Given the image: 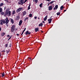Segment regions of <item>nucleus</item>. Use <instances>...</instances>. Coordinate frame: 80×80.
I'll return each mask as SVG.
<instances>
[{
  "instance_id": "obj_16",
  "label": "nucleus",
  "mask_w": 80,
  "mask_h": 80,
  "mask_svg": "<svg viewBox=\"0 0 80 80\" xmlns=\"http://www.w3.org/2000/svg\"><path fill=\"white\" fill-rule=\"evenodd\" d=\"M43 25V23H42V22H41L40 23L39 25L38 26L39 27H41Z\"/></svg>"
},
{
  "instance_id": "obj_37",
  "label": "nucleus",
  "mask_w": 80,
  "mask_h": 80,
  "mask_svg": "<svg viewBox=\"0 0 80 80\" xmlns=\"http://www.w3.org/2000/svg\"><path fill=\"white\" fill-rule=\"evenodd\" d=\"M9 47H12V44L11 43L9 45Z\"/></svg>"
},
{
  "instance_id": "obj_28",
  "label": "nucleus",
  "mask_w": 80,
  "mask_h": 80,
  "mask_svg": "<svg viewBox=\"0 0 80 80\" xmlns=\"http://www.w3.org/2000/svg\"><path fill=\"white\" fill-rule=\"evenodd\" d=\"M29 17H32V14H29Z\"/></svg>"
},
{
  "instance_id": "obj_35",
  "label": "nucleus",
  "mask_w": 80,
  "mask_h": 80,
  "mask_svg": "<svg viewBox=\"0 0 80 80\" xmlns=\"http://www.w3.org/2000/svg\"><path fill=\"white\" fill-rule=\"evenodd\" d=\"M30 6H31V3L30 2L28 7H30Z\"/></svg>"
},
{
  "instance_id": "obj_52",
  "label": "nucleus",
  "mask_w": 80,
  "mask_h": 80,
  "mask_svg": "<svg viewBox=\"0 0 80 80\" xmlns=\"http://www.w3.org/2000/svg\"><path fill=\"white\" fill-rule=\"evenodd\" d=\"M41 32L42 33H43V31H41Z\"/></svg>"
},
{
  "instance_id": "obj_47",
  "label": "nucleus",
  "mask_w": 80,
  "mask_h": 80,
  "mask_svg": "<svg viewBox=\"0 0 80 80\" xmlns=\"http://www.w3.org/2000/svg\"><path fill=\"white\" fill-rule=\"evenodd\" d=\"M23 32H22V33L21 34V35H22V36L23 35Z\"/></svg>"
},
{
  "instance_id": "obj_26",
  "label": "nucleus",
  "mask_w": 80,
  "mask_h": 80,
  "mask_svg": "<svg viewBox=\"0 0 80 80\" xmlns=\"http://www.w3.org/2000/svg\"><path fill=\"white\" fill-rule=\"evenodd\" d=\"M55 8H56V9L57 10L58 8V5H56L55 6Z\"/></svg>"
},
{
  "instance_id": "obj_55",
  "label": "nucleus",
  "mask_w": 80,
  "mask_h": 80,
  "mask_svg": "<svg viewBox=\"0 0 80 80\" xmlns=\"http://www.w3.org/2000/svg\"><path fill=\"white\" fill-rule=\"evenodd\" d=\"M5 8H6L5 7H4V10H5Z\"/></svg>"
},
{
  "instance_id": "obj_33",
  "label": "nucleus",
  "mask_w": 80,
  "mask_h": 80,
  "mask_svg": "<svg viewBox=\"0 0 80 80\" xmlns=\"http://www.w3.org/2000/svg\"><path fill=\"white\" fill-rule=\"evenodd\" d=\"M35 2L36 3H37L38 2V0H35Z\"/></svg>"
},
{
  "instance_id": "obj_40",
  "label": "nucleus",
  "mask_w": 80,
  "mask_h": 80,
  "mask_svg": "<svg viewBox=\"0 0 80 80\" xmlns=\"http://www.w3.org/2000/svg\"><path fill=\"white\" fill-rule=\"evenodd\" d=\"M0 25H3V22H1Z\"/></svg>"
},
{
  "instance_id": "obj_9",
  "label": "nucleus",
  "mask_w": 80,
  "mask_h": 80,
  "mask_svg": "<svg viewBox=\"0 0 80 80\" xmlns=\"http://www.w3.org/2000/svg\"><path fill=\"white\" fill-rule=\"evenodd\" d=\"M10 19L11 20L10 22H11L12 24L14 23V20H13V19L12 18H10Z\"/></svg>"
},
{
  "instance_id": "obj_11",
  "label": "nucleus",
  "mask_w": 80,
  "mask_h": 80,
  "mask_svg": "<svg viewBox=\"0 0 80 80\" xmlns=\"http://www.w3.org/2000/svg\"><path fill=\"white\" fill-rule=\"evenodd\" d=\"M26 14H27V12H26V11L23 12L22 14L23 16H25V15Z\"/></svg>"
},
{
  "instance_id": "obj_4",
  "label": "nucleus",
  "mask_w": 80,
  "mask_h": 80,
  "mask_svg": "<svg viewBox=\"0 0 80 80\" xmlns=\"http://www.w3.org/2000/svg\"><path fill=\"white\" fill-rule=\"evenodd\" d=\"M25 34V35H30L31 34V32H29L28 31H27L26 32Z\"/></svg>"
},
{
  "instance_id": "obj_23",
  "label": "nucleus",
  "mask_w": 80,
  "mask_h": 80,
  "mask_svg": "<svg viewBox=\"0 0 80 80\" xmlns=\"http://www.w3.org/2000/svg\"><path fill=\"white\" fill-rule=\"evenodd\" d=\"M42 5H43V3H42L41 4H40L39 7L41 8L42 7Z\"/></svg>"
},
{
  "instance_id": "obj_45",
  "label": "nucleus",
  "mask_w": 80,
  "mask_h": 80,
  "mask_svg": "<svg viewBox=\"0 0 80 80\" xmlns=\"http://www.w3.org/2000/svg\"><path fill=\"white\" fill-rule=\"evenodd\" d=\"M66 11H67L66 10H64L63 12H66Z\"/></svg>"
},
{
  "instance_id": "obj_61",
  "label": "nucleus",
  "mask_w": 80,
  "mask_h": 80,
  "mask_svg": "<svg viewBox=\"0 0 80 80\" xmlns=\"http://www.w3.org/2000/svg\"><path fill=\"white\" fill-rule=\"evenodd\" d=\"M4 1H5V2H6V1H7V0H4Z\"/></svg>"
},
{
  "instance_id": "obj_60",
  "label": "nucleus",
  "mask_w": 80,
  "mask_h": 80,
  "mask_svg": "<svg viewBox=\"0 0 80 80\" xmlns=\"http://www.w3.org/2000/svg\"><path fill=\"white\" fill-rule=\"evenodd\" d=\"M1 57V53H0V57Z\"/></svg>"
},
{
  "instance_id": "obj_17",
  "label": "nucleus",
  "mask_w": 80,
  "mask_h": 80,
  "mask_svg": "<svg viewBox=\"0 0 80 80\" xmlns=\"http://www.w3.org/2000/svg\"><path fill=\"white\" fill-rule=\"evenodd\" d=\"M63 6H62L60 8V9L61 10H63Z\"/></svg>"
},
{
  "instance_id": "obj_3",
  "label": "nucleus",
  "mask_w": 80,
  "mask_h": 80,
  "mask_svg": "<svg viewBox=\"0 0 80 80\" xmlns=\"http://www.w3.org/2000/svg\"><path fill=\"white\" fill-rule=\"evenodd\" d=\"M15 25H13L11 27V32H13L15 31Z\"/></svg>"
},
{
  "instance_id": "obj_32",
  "label": "nucleus",
  "mask_w": 80,
  "mask_h": 80,
  "mask_svg": "<svg viewBox=\"0 0 80 80\" xmlns=\"http://www.w3.org/2000/svg\"><path fill=\"white\" fill-rule=\"evenodd\" d=\"M30 8H30V7H29L28 6V10H30Z\"/></svg>"
},
{
  "instance_id": "obj_12",
  "label": "nucleus",
  "mask_w": 80,
  "mask_h": 80,
  "mask_svg": "<svg viewBox=\"0 0 80 80\" xmlns=\"http://www.w3.org/2000/svg\"><path fill=\"white\" fill-rule=\"evenodd\" d=\"M5 35V32H2L1 33V36L2 37H3Z\"/></svg>"
},
{
  "instance_id": "obj_13",
  "label": "nucleus",
  "mask_w": 80,
  "mask_h": 80,
  "mask_svg": "<svg viewBox=\"0 0 80 80\" xmlns=\"http://www.w3.org/2000/svg\"><path fill=\"white\" fill-rule=\"evenodd\" d=\"M47 17H48V16H46L44 18V21H46L47 20Z\"/></svg>"
},
{
  "instance_id": "obj_14",
  "label": "nucleus",
  "mask_w": 80,
  "mask_h": 80,
  "mask_svg": "<svg viewBox=\"0 0 80 80\" xmlns=\"http://www.w3.org/2000/svg\"><path fill=\"white\" fill-rule=\"evenodd\" d=\"M22 9L23 8H20L18 9L19 12H20V11H22Z\"/></svg>"
},
{
  "instance_id": "obj_36",
  "label": "nucleus",
  "mask_w": 80,
  "mask_h": 80,
  "mask_svg": "<svg viewBox=\"0 0 80 80\" xmlns=\"http://www.w3.org/2000/svg\"><path fill=\"white\" fill-rule=\"evenodd\" d=\"M8 23H6V25L7 27H8Z\"/></svg>"
},
{
  "instance_id": "obj_19",
  "label": "nucleus",
  "mask_w": 80,
  "mask_h": 80,
  "mask_svg": "<svg viewBox=\"0 0 80 80\" xmlns=\"http://www.w3.org/2000/svg\"><path fill=\"white\" fill-rule=\"evenodd\" d=\"M28 17L25 18L24 19V22H25V21H26V20H28Z\"/></svg>"
},
{
  "instance_id": "obj_10",
  "label": "nucleus",
  "mask_w": 80,
  "mask_h": 80,
  "mask_svg": "<svg viewBox=\"0 0 80 80\" xmlns=\"http://www.w3.org/2000/svg\"><path fill=\"white\" fill-rule=\"evenodd\" d=\"M22 22H23L22 21V20H20L19 22V26H20V25H22Z\"/></svg>"
},
{
  "instance_id": "obj_43",
  "label": "nucleus",
  "mask_w": 80,
  "mask_h": 80,
  "mask_svg": "<svg viewBox=\"0 0 80 80\" xmlns=\"http://www.w3.org/2000/svg\"><path fill=\"white\" fill-rule=\"evenodd\" d=\"M37 17H34L35 19H37Z\"/></svg>"
},
{
  "instance_id": "obj_62",
  "label": "nucleus",
  "mask_w": 80,
  "mask_h": 80,
  "mask_svg": "<svg viewBox=\"0 0 80 80\" xmlns=\"http://www.w3.org/2000/svg\"><path fill=\"white\" fill-rule=\"evenodd\" d=\"M9 38L10 39V38H11V37H9Z\"/></svg>"
},
{
  "instance_id": "obj_25",
  "label": "nucleus",
  "mask_w": 80,
  "mask_h": 80,
  "mask_svg": "<svg viewBox=\"0 0 80 80\" xmlns=\"http://www.w3.org/2000/svg\"><path fill=\"white\" fill-rule=\"evenodd\" d=\"M57 15H60V12H58L57 13Z\"/></svg>"
},
{
  "instance_id": "obj_48",
  "label": "nucleus",
  "mask_w": 80,
  "mask_h": 80,
  "mask_svg": "<svg viewBox=\"0 0 80 80\" xmlns=\"http://www.w3.org/2000/svg\"><path fill=\"white\" fill-rule=\"evenodd\" d=\"M2 52H5V50H3V51H2Z\"/></svg>"
},
{
  "instance_id": "obj_18",
  "label": "nucleus",
  "mask_w": 80,
  "mask_h": 80,
  "mask_svg": "<svg viewBox=\"0 0 80 80\" xmlns=\"http://www.w3.org/2000/svg\"><path fill=\"white\" fill-rule=\"evenodd\" d=\"M12 15H13L14 14H15V10H14V11H12Z\"/></svg>"
},
{
  "instance_id": "obj_63",
  "label": "nucleus",
  "mask_w": 80,
  "mask_h": 80,
  "mask_svg": "<svg viewBox=\"0 0 80 80\" xmlns=\"http://www.w3.org/2000/svg\"><path fill=\"white\" fill-rule=\"evenodd\" d=\"M49 5V4H48V6Z\"/></svg>"
},
{
  "instance_id": "obj_6",
  "label": "nucleus",
  "mask_w": 80,
  "mask_h": 80,
  "mask_svg": "<svg viewBox=\"0 0 80 80\" xmlns=\"http://www.w3.org/2000/svg\"><path fill=\"white\" fill-rule=\"evenodd\" d=\"M53 8V7H52V5L48 7V10H52Z\"/></svg>"
},
{
  "instance_id": "obj_27",
  "label": "nucleus",
  "mask_w": 80,
  "mask_h": 80,
  "mask_svg": "<svg viewBox=\"0 0 80 80\" xmlns=\"http://www.w3.org/2000/svg\"><path fill=\"white\" fill-rule=\"evenodd\" d=\"M6 21V23H8V22H9V20H8V19Z\"/></svg>"
},
{
  "instance_id": "obj_31",
  "label": "nucleus",
  "mask_w": 80,
  "mask_h": 80,
  "mask_svg": "<svg viewBox=\"0 0 80 80\" xmlns=\"http://www.w3.org/2000/svg\"><path fill=\"white\" fill-rule=\"evenodd\" d=\"M16 12L17 13H18V12H19L20 11H19V10L18 9H17L16 11Z\"/></svg>"
},
{
  "instance_id": "obj_24",
  "label": "nucleus",
  "mask_w": 80,
  "mask_h": 80,
  "mask_svg": "<svg viewBox=\"0 0 80 80\" xmlns=\"http://www.w3.org/2000/svg\"><path fill=\"white\" fill-rule=\"evenodd\" d=\"M2 8H1V7H0V13L2 12Z\"/></svg>"
},
{
  "instance_id": "obj_41",
  "label": "nucleus",
  "mask_w": 80,
  "mask_h": 80,
  "mask_svg": "<svg viewBox=\"0 0 80 80\" xmlns=\"http://www.w3.org/2000/svg\"><path fill=\"white\" fill-rule=\"evenodd\" d=\"M16 35L17 36V37L18 36H19V34H17Z\"/></svg>"
},
{
  "instance_id": "obj_1",
  "label": "nucleus",
  "mask_w": 80,
  "mask_h": 80,
  "mask_svg": "<svg viewBox=\"0 0 80 80\" xmlns=\"http://www.w3.org/2000/svg\"><path fill=\"white\" fill-rule=\"evenodd\" d=\"M9 10H10V8H8L6 9V10H5L6 11L5 12L2 11V12H1L0 15H1L2 16L4 15V17H6L7 15H8V16L10 17V16H11V11Z\"/></svg>"
},
{
  "instance_id": "obj_56",
  "label": "nucleus",
  "mask_w": 80,
  "mask_h": 80,
  "mask_svg": "<svg viewBox=\"0 0 80 80\" xmlns=\"http://www.w3.org/2000/svg\"><path fill=\"white\" fill-rule=\"evenodd\" d=\"M25 31H22V33H24V32Z\"/></svg>"
},
{
  "instance_id": "obj_5",
  "label": "nucleus",
  "mask_w": 80,
  "mask_h": 80,
  "mask_svg": "<svg viewBox=\"0 0 80 80\" xmlns=\"http://www.w3.org/2000/svg\"><path fill=\"white\" fill-rule=\"evenodd\" d=\"M20 16H19V15H18L17 16H16L15 20H18L20 19Z\"/></svg>"
},
{
  "instance_id": "obj_59",
  "label": "nucleus",
  "mask_w": 80,
  "mask_h": 80,
  "mask_svg": "<svg viewBox=\"0 0 80 80\" xmlns=\"http://www.w3.org/2000/svg\"><path fill=\"white\" fill-rule=\"evenodd\" d=\"M10 38H9V39L8 40H8H10Z\"/></svg>"
},
{
  "instance_id": "obj_20",
  "label": "nucleus",
  "mask_w": 80,
  "mask_h": 80,
  "mask_svg": "<svg viewBox=\"0 0 80 80\" xmlns=\"http://www.w3.org/2000/svg\"><path fill=\"white\" fill-rule=\"evenodd\" d=\"M2 75L1 76V77H3L5 76V73H2Z\"/></svg>"
},
{
  "instance_id": "obj_49",
  "label": "nucleus",
  "mask_w": 80,
  "mask_h": 80,
  "mask_svg": "<svg viewBox=\"0 0 80 80\" xmlns=\"http://www.w3.org/2000/svg\"><path fill=\"white\" fill-rule=\"evenodd\" d=\"M2 30V28H0V31H1Z\"/></svg>"
},
{
  "instance_id": "obj_57",
  "label": "nucleus",
  "mask_w": 80,
  "mask_h": 80,
  "mask_svg": "<svg viewBox=\"0 0 80 80\" xmlns=\"http://www.w3.org/2000/svg\"><path fill=\"white\" fill-rule=\"evenodd\" d=\"M12 36H10V37H11V38H12Z\"/></svg>"
},
{
  "instance_id": "obj_2",
  "label": "nucleus",
  "mask_w": 80,
  "mask_h": 80,
  "mask_svg": "<svg viewBox=\"0 0 80 80\" xmlns=\"http://www.w3.org/2000/svg\"><path fill=\"white\" fill-rule=\"evenodd\" d=\"M25 0H19V2H18V4L19 5H23L24 3V1Z\"/></svg>"
},
{
  "instance_id": "obj_44",
  "label": "nucleus",
  "mask_w": 80,
  "mask_h": 80,
  "mask_svg": "<svg viewBox=\"0 0 80 80\" xmlns=\"http://www.w3.org/2000/svg\"><path fill=\"white\" fill-rule=\"evenodd\" d=\"M7 37H10V35H7Z\"/></svg>"
},
{
  "instance_id": "obj_50",
  "label": "nucleus",
  "mask_w": 80,
  "mask_h": 80,
  "mask_svg": "<svg viewBox=\"0 0 80 80\" xmlns=\"http://www.w3.org/2000/svg\"><path fill=\"white\" fill-rule=\"evenodd\" d=\"M46 0V1H48V2H49L50 1V0Z\"/></svg>"
},
{
  "instance_id": "obj_34",
  "label": "nucleus",
  "mask_w": 80,
  "mask_h": 80,
  "mask_svg": "<svg viewBox=\"0 0 80 80\" xmlns=\"http://www.w3.org/2000/svg\"><path fill=\"white\" fill-rule=\"evenodd\" d=\"M27 1H28V0H25L24 1V3H25V2H27Z\"/></svg>"
},
{
  "instance_id": "obj_53",
  "label": "nucleus",
  "mask_w": 80,
  "mask_h": 80,
  "mask_svg": "<svg viewBox=\"0 0 80 80\" xmlns=\"http://www.w3.org/2000/svg\"><path fill=\"white\" fill-rule=\"evenodd\" d=\"M8 52H10V49H8Z\"/></svg>"
},
{
  "instance_id": "obj_29",
  "label": "nucleus",
  "mask_w": 80,
  "mask_h": 80,
  "mask_svg": "<svg viewBox=\"0 0 80 80\" xmlns=\"http://www.w3.org/2000/svg\"><path fill=\"white\" fill-rule=\"evenodd\" d=\"M54 2L55 1H52L51 2H50L49 3H50V4H52L53 3V2Z\"/></svg>"
},
{
  "instance_id": "obj_64",
  "label": "nucleus",
  "mask_w": 80,
  "mask_h": 80,
  "mask_svg": "<svg viewBox=\"0 0 80 80\" xmlns=\"http://www.w3.org/2000/svg\"><path fill=\"white\" fill-rule=\"evenodd\" d=\"M38 19H40V18H38Z\"/></svg>"
},
{
  "instance_id": "obj_46",
  "label": "nucleus",
  "mask_w": 80,
  "mask_h": 80,
  "mask_svg": "<svg viewBox=\"0 0 80 80\" xmlns=\"http://www.w3.org/2000/svg\"><path fill=\"white\" fill-rule=\"evenodd\" d=\"M23 32H22V33L21 34V35H22V36L23 35Z\"/></svg>"
},
{
  "instance_id": "obj_22",
  "label": "nucleus",
  "mask_w": 80,
  "mask_h": 80,
  "mask_svg": "<svg viewBox=\"0 0 80 80\" xmlns=\"http://www.w3.org/2000/svg\"><path fill=\"white\" fill-rule=\"evenodd\" d=\"M3 5V3H1L0 4V7H2Z\"/></svg>"
},
{
  "instance_id": "obj_21",
  "label": "nucleus",
  "mask_w": 80,
  "mask_h": 80,
  "mask_svg": "<svg viewBox=\"0 0 80 80\" xmlns=\"http://www.w3.org/2000/svg\"><path fill=\"white\" fill-rule=\"evenodd\" d=\"M8 43H7V44H6L5 45V47H6V48H7V47H8Z\"/></svg>"
},
{
  "instance_id": "obj_54",
  "label": "nucleus",
  "mask_w": 80,
  "mask_h": 80,
  "mask_svg": "<svg viewBox=\"0 0 80 80\" xmlns=\"http://www.w3.org/2000/svg\"><path fill=\"white\" fill-rule=\"evenodd\" d=\"M28 59H29V60H31V58H28Z\"/></svg>"
},
{
  "instance_id": "obj_42",
  "label": "nucleus",
  "mask_w": 80,
  "mask_h": 80,
  "mask_svg": "<svg viewBox=\"0 0 80 80\" xmlns=\"http://www.w3.org/2000/svg\"><path fill=\"white\" fill-rule=\"evenodd\" d=\"M26 30V28H25L24 29V30H23V31L24 32H25V30Z\"/></svg>"
},
{
  "instance_id": "obj_39",
  "label": "nucleus",
  "mask_w": 80,
  "mask_h": 80,
  "mask_svg": "<svg viewBox=\"0 0 80 80\" xmlns=\"http://www.w3.org/2000/svg\"><path fill=\"white\" fill-rule=\"evenodd\" d=\"M6 52H7V54H8V53H9L8 51H7V50H6Z\"/></svg>"
},
{
  "instance_id": "obj_15",
  "label": "nucleus",
  "mask_w": 80,
  "mask_h": 80,
  "mask_svg": "<svg viewBox=\"0 0 80 80\" xmlns=\"http://www.w3.org/2000/svg\"><path fill=\"white\" fill-rule=\"evenodd\" d=\"M2 22H3L4 24L6 23V21H5V20L3 19L2 20Z\"/></svg>"
},
{
  "instance_id": "obj_38",
  "label": "nucleus",
  "mask_w": 80,
  "mask_h": 80,
  "mask_svg": "<svg viewBox=\"0 0 80 80\" xmlns=\"http://www.w3.org/2000/svg\"><path fill=\"white\" fill-rule=\"evenodd\" d=\"M6 18V19H5V20L6 21H7V20H8V18Z\"/></svg>"
},
{
  "instance_id": "obj_7",
  "label": "nucleus",
  "mask_w": 80,
  "mask_h": 80,
  "mask_svg": "<svg viewBox=\"0 0 80 80\" xmlns=\"http://www.w3.org/2000/svg\"><path fill=\"white\" fill-rule=\"evenodd\" d=\"M39 28H35V32H38V31H39Z\"/></svg>"
},
{
  "instance_id": "obj_58",
  "label": "nucleus",
  "mask_w": 80,
  "mask_h": 80,
  "mask_svg": "<svg viewBox=\"0 0 80 80\" xmlns=\"http://www.w3.org/2000/svg\"><path fill=\"white\" fill-rule=\"evenodd\" d=\"M42 23H45V22L44 21H42Z\"/></svg>"
},
{
  "instance_id": "obj_51",
  "label": "nucleus",
  "mask_w": 80,
  "mask_h": 80,
  "mask_svg": "<svg viewBox=\"0 0 80 80\" xmlns=\"http://www.w3.org/2000/svg\"><path fill=\"white\" fill-rule=\"evenodd\" d=\"M55 9H56V8H53V10H55Z\"/></svg>"
},
{
  "instance_id": "obj_8",
  "label": "nucleus",
  "mask_w": 80,
  "mask_h": 80,
  "mask_svg": "<svg viewBox=\"0 0 80 80\" xmlns=\"http://www.w3.org/2000/svg\"><path fill=\"white\" fill-rule=\"evenodd\" d=\"M52 18L48 19V23H51V22H52Z\"/></svg>"
},
{
  "instance_id": "obj_30",
  "label": "nucleus",
  "mask_w": 80,
  "mask_h": 80,
  "mask_svg": "<svg viewBox=\"0 0 80 80\" xmlns=\"http://www.w3.org/2000/svg\"><path fill=\"white\" fill-rule=\"evenodd\" d=\"M7 2V3H10V2H9V1L8 0H6Z\"/></svg>"
}]
</instances>
